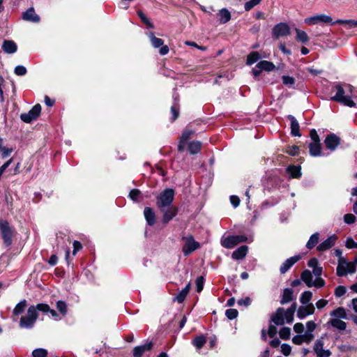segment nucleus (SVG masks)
<instances>
[{
	"instance_id": "obj_1",
	"label": "nucleus",
	"mask_w": 357,
	"mask_h": 357,
	"mask_svg": "<svg viewBox=\"0 0 357 357\" xmlns=\"http://www.w3.org/2000/svg\"><path fill=\"white\" fill-rule=\"evenodd\" d=\"M0 232L5 246L10 247L13 243V238L15 234V227L11 226L7 220L0 218Z\"/></svg>"
},
{
	"instance_id": "obj_2",
	"label": "nucleus",
	"mask_w": 357,
	"mask_h": 357,
	"mask_svg": "<svg viewBox=\"0 0 357 357\" xmlns=\"http://www.w3.org/2000/svg\"><path fill=\"white\" fill-rule=\"evenodd\" d=\"M334 89L336 91V94L331 98L332 101L349 107H356V102L352 100L351 96L345 95V91L341 84H335Z\"/></svg>"
},
{
	"instance_id": "obj_3",
	"label": "nucleus",
	"mask_w": 357,
	"mask_h": 357,
	"mask_svg": "<svg viewBox=\"0 0 357 357\" xmlns=\"http://www.w3.org/2000/svg\"><path fill=\"white\" fill-rule=\"evenodd\" d=\"M175 192L172 188H165L156 197V206L159 208L172 206Z\"/></svg>"
},
{
	"instance_id": "obj_4",
	"label": "nucleus",
	"mask_w": 357,
	"mask_h": 357,
	"mask_svg": "<svg viewBox=\"0 0 357 357\" xmlns=\"http://www.w3.org/2000/svg\"><path fill=\"white\" fill-rule=\"evenodd\" d=\"M38 318V313L36 312L33 305L29 307L27 313L22 316L19 322V326L21 328H32Z\"/></svg>"
},
{
	"instance_id": "obj_5",
	"label": "nucleus",
	"mask_w": 357,
	"mask_h": 357,
	"mask_svg": "<svg viewBox=\"0 0 357 357\" xmlns=\"http://www.w3.org/2000/svg\"><path fill=\"white\" fill-rule=\"evenodd\" d=\"M41 113V105L38 103L35 105L28 113H22L20 114V119L26 123H30L33 121H36L40 116Z\"/></svg>"
},
{
	"instance_id": "obj_6",
	"label": "nucleus",
	"mask_w": 357,
	"mask_h": 357,
	"mask_svg": "<svg viewBox=\"0 0 357 357\" xmlns=\"http://www.w3.org/2000/svg\"><path fill=\"white\" fill-rule=\"evenodd\" d=\"M248 239L245 235L229 236L222 242V245L225 248L231 249L239 243L247 242Z\"/></svg>"
},
{
	"instance_id": "obj_7",
	"label": "nucleus",
	"mask_w": 357,
	"mask_h": 357,
	"mask_svg": "<svg viewBox=\"0 0 357 357\" xmlns=\"http://www.w3.org/2000/svg\"><path fill=\"white\" fill-rule=\"evenodd\" d=\"M182 239L185 241L182 248L184 256H188L200 247L199 243L195 241L192 235H190L188 237H183Z\"/></svg>"
},
{
	"instance_id": "obj_8",
	"label": "nucleus",
	"mask_w": 357,
	"mask_h": 357,
	"mask_svg": "<svg viewBox=\"0 0 357 357\" xmlns=\"http://www.w3.org/2000/svg\"><path fill=\"white\" fill-rule=\"evenodd\" d=\"M290 34V27L284 22L275 24L272 29V36L274 39L287 36Z\"/></svg>"
},
{
	"instance_id": "obj_9",
	"label": "nucleus",
	"mask_w": 357,
	"mask_h": 357,
	"mask_svg": "<svg viewBox=\"0 0 357 357\" xmlns=\"http://www.w3.org/2000/svg\"><path fill=\"white\" fill-rule=\"evenodd\" d=\"M159 210L162 214V222L163 225L168 224L174 217L176 216L178 212V207L175 206L159 208Z\"/></svg>"
},
{
	"instance_id": "obj_10",
	"label": "nucleus",
	"mask_w": 357,
	"mask_h": 357,
	"mask_svg": "<svg viewBox=\"0 0 357 357\" xmlns=\"http://www.w3.org/2000/svg\"><path fill=\"white\" fill-rule=\"evenodd\" d=\"M149 38L151 40L152 46L154 48L160 47L159 50V53L160 55H166L169 53V47L164 45V40L162 39L155 37L153 32L149 33Z\"/></svg>"
},
{
	"instance_id": "obj_11",
	"label": "nucleus",
	"mask_w": 357,
	"mask_h": 357,
	"mask_svg": "<svg viewBox=\"0 0 357 357\" xmlns=\"http://www.w3.org/2000/svg\"><path fill=\"white\" fill-rule=\"evenodd\" d=\"M324 144L327 149L334 151L341 142V138L335 133L328 134L324 139Z\"/></svg>"
},
{
	"instance_id": "obj_12",
	"label": "nucleus",
	"mask_w": 357,
	"mask_h": 357,
	"mask_svg": "<svg viewBox=\"0 0 357 357\" xmlns=\"http://www.w3.org/2000/svg\"><path fill=\"white\" fill-rule=\"evenodd\" d=\"M305 22L307 24H317L319 22L326 24L331 23L332 24H336L335 22H333V19L331 16L324 14L316 15L305 19Z\"/></svg>"
},
{
	"instance_id": "obj_13",
	"label": "nucleus",
	"mask_w": 357,
	"mask_h": 357,
	"mask_svg": "<svg viewBox=\"0 0 357 357\" xmlns=\"http://www.w3.org/2000/svg\"><path fill=\"white\" fill-rule=\"evenodd\" d=\"M301 259L300 255H294L286 259L280 267L281 274L287 273L296 262Z\"/></svg>"
},
{
	"instance_id": "obj_14",
	"label": "nucleus",
	"mask_w": 357,
	"mask_h": 357,
	"mask_svg": "<svg viewBox=\"0 0 357 357\" xmlns=\"http://www.w3.org/2000/svg\"><path fill=\"white\" fill-rule=\"evenodd\" d=\"M337 240V236L333 234L328 237L325 241L321 242L317 248V250L319 252H324L331 248Z\"/></svg>"
},
{
	"instance_id": "obj_15",
	"label": "nucleus",
	"mask_w": 357,
	"mask_h": 357,
	"mask_svg": "<svg viewBox=\"0 0 357 357\" xmlns=\"http://www.w3.org/2000/svg\"><path fill=\"white\" fill-rule=\"evenodd\" d=\"M22 18L24 21L31 22L33 23H38L40 20V17L35 12L33 7H31L27 9L25 12L22 13Z\"/></svg>"
},
{
	"instance_id": "obj_16",
	"label": "nucleus",
	"mask_w": 357,
	"mask_h": 357,
	"mask_svg": "<svg viewBox=\"0 0 357 357\" xmlns=\"http://www.w3.org/2000/svg\"><path fill=\"white\" fill-rule=\"evenodd\" d=\"M315 308L312 303H309L305 306L299 307L297 311V317L300 319H303L308 315H312L314 313Z\"/></svg>"
},
{
	"instance_id": "obj_17",
	"label": "nucleus",
	"mask_w": 357,
	"mask_h": 357,
	"mask_svg": "<svg viewBox=\"0 0 357 357\" xmlns=\"http://www.w3.org/2000/svg\"><path fill=\"white\" fill-rule=\"evenodd\" d=\"M284 309L283 307H278L275 312L271 315V321L277 326H282L284 324Z\"/></svg>"
},
{
	"instance_id": "obj_18",
	"label": "nucleus",
	"mask_w": 357,
	"mask_h": 357,
	"mask_svg": "<svg viewBox=\"0 0 357 357\" xmlns=\"http://www.w3.org/2000/svg\"><path fill=\"white\" fill-rule=\"evenodd\" d=\"M153 343L152 341L146 342L144 344L137 346L133 349V356L134 357H142L145 351H149L152 349Z\"/></svg>"
},
{
	"instance_id": "obj_19",
	"label": "nucleus",
	"mask_w": 357,
	"mask_h": 357,
	"mask_svg": "<svg viewBox=\"0 0 357 357\" xmlns=\"http://www.w3.org/2000/svg\"><path fill=\"white\" fill-rule=\"evenodd\" d=\"M144 215L149 226H153L156 222V215L154 210L149 206L144 209Z\"/></svg>"
},
{
	"instance_id": "obj_20",
	"label": "nucleus",
	"mask_w": 357,
	"mask_h": 357,
	"mask_svg": "<svg viewBox=\"0 0 357 357\" xmlns=\"http://www.w3.org/2000/svg\"><path fill=\"white\" fill-rule=\"evenodd\" d=\"M287 118L291 122V135L294 137H301L300 125L296 119L291 114H289Z\"/></svg>"
},
{
	"instance_id": "obj_21",
	"label": "nucleus",
	"mask_w": 357,
	"mask_h": 357,
	"mask_svg": "<svg viewBox=\"0 0 357 357\" xmlns=\"http://www.w3.org/2000/svg\"><path fill=\"white\" fill-rule=\"evenodd\" d=\"M289 174V178H300L302 176L301 167L300 165H289L286 169Z\"/></svg>"
},
{
	"instance_id": "obj_22",
	"label": "nucleus",
	"mask_w": 357,
	"mask_h": 357,
	"mask_svg": "<svg viewBox=\"0 0 357 357\" xmlns=\"http://www.w3.org/2000/svg\"><path fill=\"white\" fill-rule=\"evenodd\" d=\"M309 152L311 156H321L322 153V145L321 142H310L308 145Z\"/></svg>"
},
{
	"instance_id": "obj_23",
	"label": "nucleus",
	"mask_w": 357,
	"mask_h": 357,
	"mask_svg": "<svg viewBox=\"0 0 357 357\" xmlns=\"http://www.w3.org/2000/svg\"><path fill=\"white\" fill-rule=\"evenodd\" d=\"M248 252V247L247 245H241L235 250L231 255V257L236 260L243 259L245 257Z\"/></svg>"
},
{
	"instance_id": "obj_24",
	"label": "nucleus",
	"mask_w": 357,
	"mask_h": 357,
	"mask_svg": "<svg viewBox=\"0 0 357 357\" xmlns=\"http://www.w3.org/2000/svg\"><path fill=\"white\" fill-rule=\"evenodd\" d=\"M1 48L7 54H13L17 52V45L13 40H5Z\"/></svg>"
},
{
	"instance_id": "obj_25",
	"label": "nucleus",
	"mask_w": 357,
	"mask_h": 357,
	"mask_svg": "<svg viewBox=\"0 0 357 357\" xmlns=\"http://www.w3.org/2000/svg\"><path fill=\"white\" fill-rule=\"evenodd\" d=\"M294 300V291L291 288H285L281 296L280 303L284 305Z\"/></svg>"
},
{
	"instance_id": "obj_26",
	"label": "nucleus",
	"mask_w": 357,
	"mask_h": 357,
	"mask_svg": "<svg viewBox=\"0 0 357 357\" xmlns=\"http://www.w3.org/2000/svg\"><path fill=\"white\" fill-rule=\"evenodd\" d=\"M190 288V283L187 284L186 286L181 290L175 297H174L173 301H177L178 303H182L188 294Z\"/></svg>"
},
{
	"instance_id": "obj_27",
	"label": "nucleus",
	"mask_w": 357,
	"mask_h": 357,
	"mask_svg": "<svg viewBox=\"0 0 357 357\" xmlns=\"http://www.w3.org/2000/svg\"><path fill=\"white\" fill-rule=\"evenodd\" d=\"M256 67L260 68L262 71L264 70L266 72L273 71L275 68V66L273 62L266 60L259 61L256 65Z\"/></svg>"
},
{
	"instance_id": "obj_28",
	"label": "nucleus",
	"mask_w": 357,
	"mask_h": 357,
	"mask_svg": "<svg viewBox=\"0 0 357 357\" xmlns=\"http://www.w3.org/2000/svg\"><path fill=\"white\" fill-rule=\"evenodd\" d=\"M27 301L25 299L22 300L20 301L14 307L13 310V316H19L20 314H22L26 307H27Z\"/></svg>"
},
{
	"instance_id": "obj_29",
	"label": "nucleus",
	"mask_w": 357,
	"mask_h": 357,
	"mask_svg": "<svg viewBox=\"0 0 357 357\" xmlns=\"http://www.w3.org/2000/svg\"><path fill=\"white\" fill-rule=\"evenodd\" d=\"M296 303H294L286 311L284 310V317L287 323L291 324L293 322L294 315L296 310Z\"/></svg>"
},
{
	"instance_id": "obj_30",
	"label": "nucleus",
	"mask_w": 357,
	"mask_h": 357,
	"mask_svg": "<svg viewBox=\"0 0 357 357\" xmlns=\"http://www.w3.org/2000/svg\"><path fill=\"white\" fill-rule=\"evenodd\" d=\"M202 149V143L199 141H192L188 145V149L190 154L198 153Z\"/></svg>"
},
{
	"instance_id": "obj_31",
	"label": "nucleus",
	"mask_w": 357,
	"mask_h": 357,
	"mask_svg": "<svg viewBox=\"0 0 357 357\" xmlns=\"http://www.w3.org/2000/svg\"><path fill=\"white\" fill-rule=\"evenodd\" d=\"M301 280L305 283L308 287H312V275L309 270H304L301 275Z\"/></svg>"
},
{
	"instance_id": "obj_32",
	"label": "nucleus",
	"mask_w": 357,
	"mask_h": 357,
	"mask_svg": "<svg viewBox=\"0 0 357 357\" xmlns=\"http://www.w3.org/2000/svg\"><path fill=\"white\" fill-rule=\"evenodd\" d=\"M331 316L336 317L335 319H349L347 317L346 310L342 307H339L330 313Z\"/></svg>"
},
{
	"instance_id": "obj_33",
	"label": "nucleus",
	"mask_w": 357,
	"mask_h": 357,
	"mask_svg": "<svg viewBox=\"0 0 357 357\" xmlns=\"http://www.w3.org/2000/svg\"><path fill=\"white\" fill-rule=\"evenodd\" d=\"M328 324H330L333 327L340 331H344L347 328L346 322L340 319H331Z\"/></svg>"
},
{
	"instance_id": "obj_34",
	"label": "nucleus",
	"mask_w": 357,
	"mask_h": 357,
	"mask_svg": "<svg viewBox=\"0 0 357 357\" xmlns=\"http://www.w3.org/2000/svg\"><path fill=\"white\" fill-rule=\"evenodd\" d=\"M206 342V337L204 335L196 336L192 340V344L198 349H202Z\"/></svg>"
},
{
	"instance_id": "obj_35",
	"label": "nucleus",
	"mask_w": 357,
	"mask_h": 357,
	"mask_svg": "<svg viewBox=\"0 0 357 357\" xmlns=\"http://www.w3.org/2000/svg\"><path fill=\"white\" fill-rule=\"evenodd\" d=\"M220 22L222 24H225L231 20V13L227 8H222L219 11Z\"/></svg>"
},
{
	"instance_id": "obj_36",
	"label": "nucleus",
	"mask_w": 357,
	"mask_h": 357,
	"mask_svg": "<svg viewBox=\"0 0 357 357\" xmlns=\"http://www.w3.org/2000/svg\"><path fill=\"white\" fill-rule=\"evenodd\" d=\"M296 40L302 43H307L309 41V36L306 33L305 31L300 30L298 29H296Z\"/></svg>"
},
{
	"instance_id": "obj_37",
	"label": "nucleus",
	"mask_w": 357,
	"mask_h": 357,
	"mask_svg": "<svg viewBox=\"0 0 357 357\" xmlns=\"http://www.w3.org/2000/svg\"><path fill=\"white\" fill-rule=\"evenodd\" d=\"M138 17L140 18L142 22L146 25V26L149 29H154L153 24L151 22V20L146 16V15L143 13V11L139 10L137 12Z\"/></svg>"
},
{
	"instance_id": "obj_38",
	"label": "nucleus",
	"mask_w": 357,
	"mask_h": 357,
	"mask_svg": "<svg viewBox=\"0 0 357 357\" xmlns=\"http://www.w3.org/2000/svg\"><path fill=\"white\" fill-rule=\"evenodd\" d=\"M319 239V234L314 233L310 237L308 241L307 242L306 247L311 250L315 247V245L318 243Z\"/></svg>"
},
{
	"instance_id": "obj_39",
	"label": "nucleus",
	"mask_w": 357,
	"mask_h": 357,
	"mask_svg": "<svg viewBox=\"0 0 357 357\" xmlns=\"http://www.w3.org/2000/svg\"><path fill=\"white\" fill-rule=\"evenodd\" d=\"M261 58V55L258 52H251L247 56L246 63L248 65H252L256 63Z\"/></svg>"
},
{
	"instance_id": "obj_40",
	"label": "nucleus",
	"mask_w": 357,
	"mask_h": 357,
	"mask_svg": "<svg viewBox=\"0 0 357 357\" xmlns=\"http://www.w3.org/2000/svg\"><path fill=\"white\" fill-rule=\"evenodd\" d=\"M312 293L310 291H305L301 295L300 302L303 305L309 304L308 303L312 299Z\"/></svg>"
},
{
	"instance_id": "obj_41",
	"label": "nucleus",
	"mask_w": 357,
	"mask_h": 357,
	"mask_svg": "<svg viewBox=\"0 0 357 357\" xmlns=\"http://www.w3.org/2000/svg\"><path fill=\"white\" fill-rule=\"evenodd\" d=\"M170 111L172 114L170 121L171 122H174L179 116V105L175 102L174 105L171 107Z\"/></svg>"
},
{
	"instance_id": "obj_42",
	"label": "nucleus",
	"mask_w": 357,
	"mask_h": 357,
	"mask_svg": "<svg viewBox=\"0 0 357 357\" xmlns=\"http://www.w3.org/2000/svg\"><path fill=\"white\" fill-rule=\"evenodd\" d=\"M284 152L291 156H297L300 153V149L297 145L289 146Z\"/></svg>"
},
{
	"instance_id": "obj_43",
	"label": "nucleus",
	"mask_w": 357,
	"mask_h": 357,
	"mask_svg": "<svg viewBox=\"0 0 357 357\" xmlns=\"http://www.w3.org/2000/svg\"><path fill=\"white\" fill-rule=\"evenodd\" d=\"M195 131L193 130L186 128L182 132L180 139L183 142H187L194 135Z\"/></svg>"
},
{
	"instance_id": "obj_44",
	"label": "nucleus",
	"mask_w": 357,
	"mask_h": 357,
	"mask_svg": "<svg viewBox=\"0 0 357 357\" xmlns=\"http://www.w3.org/2000/svg\"><path fill=\"white\" fill-rule=\"evenodd\" d=\"M280 337L282 340H287L290 338L291 329L289 327H282L279 331Z\"/></svg>"
},
{
	"instance_id": "obj_45",
	"label": "nucleus",
	"mask_w": 357,
	"mask_h": 357,
	"mask_svg": "<svg viewBox=\"0 0 357 357\" xmlns=\"http://www.w3.org/2000/svg\"><path fill=\"white\" fill-rule=\"evenodd\" d=\"M56 309L63 316L66 315L68 310H67V305L65 301H58L56 302Z\"/></svg>"
},
{
	"instance_id": "obj_46",
	"label": "nucleus",
	"mask_w": 357,
	"mask_h": 357,
	"mask_svg": "<svg viewBox=\"0 0 357 357\" xmlns=\"http://www.w3.org/2000/svg\"><path fill=\"white\" fill-rule=\"evenodd\" d=\"M141 195V191L139 189H132L128 195V197L135 202H139V197Z\"/></svg>"
},
{
	"instance_id": "obj_47",
	"label": "nucleus",
	"mask_w": 357,
	"mask_h": 357,
	"mask_svg": "<svg viewBox=\"0 0 357 357\" xmlns=\"http://www.w3.org/2000/svg\"><path fill=\"white\" fill-rule=\"evenodd\" d=\"M343 263H340L336 268V274L339 277L346 276L347 275V266Z\"/></svg>"
},
{
	"instance_id": "obj_48",
	"label": "nucleus",
	"mask_w": 357,
	"mask_h": 357,
	"mask_svg": "<svg viewBox=\"0 0 357 357\" xmlns=\"http://www.w3.org/2000/svg\"><path fill=\"white\" fill-rule=\"evenodd\" d=\"M225 315L229 320L236 319L238 315V311L236 309L230 308L225 311Z\"/></svg>"
},
{
	"instance_id": "obj_49",
	"label": "nucleus",
	"mask_w": 357,
	"mask_h": 357,
	"mask_svg": "<svg viewBox=\"0 0 357 357\" xmlns=\"http://www.w3.org/2000/svg\"><path fill=\"white\" fill-rule=\"evenodd\" d=\"M204 281H205L204 277L202 275L199 276L196 279V281H195L196 289H197L196 290L198 293L201 292L203 290Z\"/></svg>"
},
{
	"instance_id": "obj_50",
	"label": "nucleus",
	"mask_w": 357,
	"mask_h": 357,
	"mask_svg": "<svg viewBox=\"0 0 357 357\" xmlns=\"http://www.w3.org/2000/svg\"><path fill=\"white\" fill-rule=\"evenodd\" d=\"M33 357H47V351L45 349L38 348L36 349L32 352Z\"/></svg>"
},
{
	"instance_id": "obj_51",
	"label": "nucleus",
	"mask_w": 357,
	"mask_h": 357,
	"mask_svg": "<svg viewBox=\"0 0 357 357\" xmlns=\"http://www.w3.org/2000/svg\"><path fill=\"white\" fill-rule=\"evenodd\" d=\"M33 308L36 312L40 311L45 313L48 312V310H50L49 305L43 303H38L36 305H33Z\"/></svg>"
},
{
	"instance_id": "obj_52",
	"label": "nucleus",
	"mask_w": 357,
	"mask_h": 357,
	"mask_svg": "<svg viewBox=\"0 0 357 357\" xmlns=\"http://www.w3.org/2000/svg\"><path fill=\"white\" fill-rule=\"evenodd\" d=\"M262 0H250L245 3L244 8L246 11H249L255 6L259 4Z\"/></svg>"
},
{
	"instance_id": "obj_53",
	"label": "nucleus",
	"mask_w": 357,
	"mask_h": 357,
	"mask_svg": "<svg viewBox=\"0 0 357 357\" xmlns=\"http://www.w3.org/2000/svg\"><path fill=\"white\" fill-rule=\"evenodd\" d=\"M335 23L338 24H349L351 27H356L357 26V20H337L335 21Z\"/></svg>"
},
{
	"instance_id": "obj_54",
	"label": "nucleus",
	"mask_w": 357,
	"mask_h": 357,
	"mask_svg": "<svg viewBox=\"0 0 357 357\" xmlns=\"http://www.w3.org/2000/svg\"><path fill=\"white\" fill-rule=\"evenodd\" d=\"M347 292V289L344 286L339 285L335 289V296L337 298H340L344 296Z\"/></svg>"
},
{
	"instance_id": "obj_55",
	"label": "nucleus",
	"mask_w": 357,
	"mask_h": 357,
	"mask_svg": "<svg viewBox=\"0 0 357 357\" xmlns=\"http://www.w3.org/2000/svg\"><path fill=\"white\" fill-rule=\"evenodd\" d=\"M14 73L17 76H23L27 73V70L24 66H17L14 69Z\"/></svg>"
},
{
	"instance_id": "obj_56",
	"label": "nucleus",
	"mask_w": 357,
	"mask_h": 357,
	"mask_svg": "<svg viewBox=\"0 0 357 357\" xmlns=\"http://www.w3.org/2000/svg\"><path fill=\"white\" fill-rule=\"evenodd\" d=\"M282 83L284 85H293L295 84L296 79L294 77L289 75H283L282 77Z\"/></svg>"
},
{
	"instance_id": "obj_57",
	"label": "nucleus",
	"mask_w": 357,
	"mask_h": 357,
	"mask_svg": "<svg viewBox=\"0 0 357 357\" xmlns=\"http://www.w3.org/2000/svg\"><path fill=\"white\" fill-rule=\"evenodd\" d=\"M343 264H344L347 266V273H354L356 271V264L354 263V262H347L346 261V260H344V261L342 262Z\"/></svg>"
},
{
	"instance_id": "obj_58",
	"label": "nucleus",
	"mask_w": 357,
	"mask_h": 357,
	"mask_svg": "<svg viewBox=\"0 0 357 357\" xmlns=\"http://www.w3.org/2000/svg\"><path fill=\"white\" fill-rule=\"evenodd\" d=\"M281 352L285 356H289L291 352V347L286 343L282 344L281 345Z\"/></svg>"
},
{
	"instance_id": "obj_59",
	"label": "nucleus",
	"mask_w": 357,
	"mask_h": 357,
	"mask_svg": "<svg viewBox=\"0 0 357 357\" xmlns=\"http://www.w3.org/2000/svg\"><path fill=\"white\" fill-rule=\"evenodd\" d=\"M310 137L312 140L311 142H321L320 137L315 129H311L310 131Z\"/></svg>"
},
{
	"instance_id": "obj_60",
	"label": "nucleus",
	"mask_w": 357,
	"mask_h": 357,
	"mask_svg": "<svg viewBox=\"0 0 357 357\" xmlns=\"http://www.w3.org/2000/svg\"><path fill=\"white\" fill-rule=\"evenodd\" d=\"M356 219V216L352 213H347L344 215V221L348 225L354 223Z\"/></svg>"
},
{
	"instance_id": "obj_61",
	"label": "nucleus",
	"mask_w": 357,
	"mask_h": 357,
	"mask_svg": "<svg viewBox=\"0 0 357 357\" xmlns=\"http://www.w3.org/2000/svg\"><path fill=\"white\" fill-rule=\"evenodd\" d=\"M325 280L323 278L317 277L315 280L312 282V287L314 286L317 288H321L325 286Z\"/></svg>"
},
{
	"instance_id": "obj_62",
	"label": "nucleus",
	"mask_w": 357,
	"mask_h": 357,
	"mask_svg": "<svg viewBox=\"0 0 357 357\" xmlns=\"http://www.w3.org/2000/svg\"><path fill=\"white\" fill-rule=\"evenodd\" d=\"M323 347L324 341L321 339L317 340L314 345V351L317 354V355L318 354L319 352H320L321 349H323Z\"/></svg>"
},
{
	"instance_id": "obj_63",
	"label": "nucleus",
	"mask_w": 357,
	"mask_h": 357,
	"mask_svg": "<svg viewBox=\"0 0 357 357\" xmlns=\"http://www.w3.org/2000/svg\"><path fill=\"white\" fill-rule=\"evenodd\" d=\"M345 246L348 249L357 248V243L351 237H348L346 240Z\"/></svg>"
},
{
	"instance_id": "obj_64",
	"label": "nucleus",
	"mask_w": 357,
	"mask_h": 357,
	"mask_svg": "<svg viewBox=\"0 0 357 357\" xmlns=\"http://www.w3.org/2000/svg\"><path fill=\"white\" fill-rule=\"evenodd\" d=\"M1 151L2 158H6L11 154V153L13 152V150L12 148H8V147L1 146Z\"/></svg>"
}]
</instances>
